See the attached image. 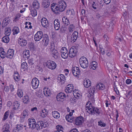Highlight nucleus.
<instances>
[{
	"instance_id": "1",
	"label": "nucleus",
	"mask_w": 132,
	"mask_h": 132,
	"mask_svg": "<svg viewBox=\"0 0 132 132\" xmlns=\"http://www.w3.org/2000/svg\"><path fill=\"white\" fill-rule=\"evenodd\" d=\"M59 4L56 6L55 3H53L51 5V9L55 13H58L59 12L64 11L66 7V4L63 1H61L58 2Z\"/></svg>"
},
{
	"instance_id": "2",
	"label": "nucleus",
	"mask_w": 132,
	"mask_h": 132,
	"mask_svg": "<svg viewBox=\"0 0 132 132\" xmlns=\"http://www.w3.org/2000/svg\"><path fill=\"white\" fill-rule=\"evenodd\" d=\"M92 104L90 102H88L86 105V110L89 114L96 115H99L100 112L97 108H95L92 106Z\"/></svg>"
},
{
	"instance_id": "3",
	"label": "nucleus",
	"mask_w": 132,
	"mask_h": 132,
	"mask_svg": "<svg viewBox=\"0 0 132 132\" xmlns=\"http://www.w3.org/2000/svg\"><path fill=\"white\" fill-rule=\"evenodd\" d=\"M79 62L81 67L82 68L85 69L88 66V61L85 57L82 56L80 59Z\"/></svg>"
},
{
	"instance_id": "4",
	"label": "nucleus",
	"mask_w": 132,
	"mask_h": 132,
	"mask_svg": "<svg viewBox=\"0 0 132 132\" xmlns=\"http://www.w3.org/2000/svg\"><path fill=\"white\" fill-rule=\"evenodd\" d=\"M47 67L52 70L55 69L56 67V65L55 62L53 61H48L46 63Z\"/></svg>"
},
{
	"instance_id": "5",
	"label": "nucleus",
	"mask_w": 132,
	"mask_h": 132,
	"mask_svg": "<svg viewBox=\"0 0 132 132\" xmlns=\"http://www.w3.org/2000/svg\"><path fill=\"white\" fill-rule=\"evenodd\" d=\"M77 51L76 48L74 47H72L70 49L69 55V56L72 58L76 56Z\"/></svg>"
},
{
	"instance_id": "6",
	"label": "nucleus",
	"mask_w": 132,
	"mask_h": 132,
	"mask_svg": "<svg viewBox=\"0 0 132 132\" xmlns=\"http://www.w3.org/2000/svg\"><path fill=\"white\" fill-rule=\"evenodd\" d=\"M43 32L41 31H38L35 35L34 39L36 41H39L43 36Z\"/></svg>"
},
{
	"instance_id": "7",
	"label": "nucleus",
	"mask_w": 132,
	"mask_h": 132,
	"mask_svg": "<svg viewBox=\"0 0 132 132\" xmlns=\"http://www.w3.org/2000/svg\"><path fill=\"white\" fill-rule=\"evenodd\" d=\"M39 81L37 78H35L32 79L31 84L33 88L35 89L37 88L39 85Z\"/></svg>"
},
{
	"instance_id": "8",
	"label": "nucleus",
	"mask_w": 132,
	"mask_h": 132,
	"mask_svg": "<svg viewBox=\"0 0 132 132\" xmlns=\"http://www.w3.org/2000/svg\"><path fill=\"white\" fill-rule=\"evenodd\" d=\"M72 71L73 75L75 76H77L78 75H79L80 72L79 68L76 67L72 68Z\"/></svg>"
},
{
	"instance_id": "9",
	"label": "nucleus",
	"mask_w": 132,
	"mask_h": 132,
	"mask_svg": "<svg viewBox=\"0 0 132 132\" xmlns=\"http://www.w3.org/2000/svg\"><path fill=\"white\" fill-rule=\"evenodd\" d=\"M41 22L42 26L45 28H47L48 26V22L47 19L45 18H43L41 20Z\"/></svg>"
},
{
	"instance_id": "10",
	"label": "nucleus",
	"mask_w": 132,
	"mask_h": 132,
	"mask_svg": "<svg viewBox=\"0 0 132 132\" xmlns=\"http://www.w3.org/2000/svg\"><path fill=\"white\" fill-rule=\"evenodd\" d=\"M84 118L81 116L75 119V122L77 125H82V122L84 121Z\"/></svg>"
},
{
	"instance_id": "11",
	"label": "nucleus",
	"mask_w": 132,
	"mask_h": 132,
	"mask_svg": "<svg viewBox=\"0 0 132 132\" xmlns=\"http://www.w3.org/2000/svg\"><path fill=\"white\" fill-rule=\"evenodd\" d=\"M73 86L72 84H69L67 86L66 89H65V92L67 93H71L73 90Z\"/></svg>"
},
{
	"instance_id": "12",
	"label": "nucleus",
	"mask_w": 132,
	"mask_h": 132,
	"mask_svg": "<svg viewBox=\"0 0 132 132\" xmlns=\"http://www.w3.org/2000/svg\"><path fill=\"white\" fill-rule=\"evenodd\" d=\"M14 50L13 49H9L7 53L6 57L7 58L12 59L14 55Z\"/></svg>"
},
{
	"instance_id": "13",
	"label": "nucleus",
	"mask_w": 132,
	"mask_h": 132,
	"mask_svg": "<svg viewBox=\"0 0 132 132\" xmlns=\"http://www.w3.org/2000/svg\"><path fill=\"white\" fill-rule=\"evenodd\" d=\"M51 53L52 55L54 58L55 59L58 58L60 55L58 51L56 49L50 52Z\"/></svg>"
},
{
	"instance_id": "14",
	"label": "nucleus",
	"mask_w": 132,
	"mask_h": 132,
	"mask_svg": "<svg viewBox=\"0 0 132 132\" xmlns=\"http://www.w3.org/2000/svg\"><path fill=\"white\" fill-rule=\"evenodd\" d=\"M51 53L52 55L54 58L55 59L58 58L60 55L58 51L56 49L50 52Z\"/></svg>"
},
{
	"instance_id": "15",
	"label": "nucleus",
	"mask_w": 132,
	"mask_h": 132,
	"mask_svg": "<svg viewBox=\"0 0 132 132\" xmlns=\"http://www.w3.org/2000/svg\"><path fill=\"white\" fill-rule=\"evenodd\" d=\"M51 53L52 55L54 58L55 59L58 58L60 55L58 51L56 49L50 52Z\"/></svg>"
},
{
	"instance_id": "16",
	"label": "nucleus",
	"mask_w": 132,
	"mask_h": 132,
	"mask_svg": "<svg viewBox=\"0 0 132 132\" xmlns=\"http://www.w3.org/2000/svg\"><path fill=\"white\" fill-rule=\"evenodd\" d=\"M43 44L44 45H47L49 42V39L48 35L47 34H44L43 36V39L42 40Z\"/></svg>"
},
{
	"instance_id": "17",
	"label": "nucleus",
	"mask_w": 132,
	"mask_h": 132,
	"mask_svg": "<svg viewBox=\"0 0 132 132\" xmlns=\"http://www.w3.org/2000/svg\"><path fill=\"white\" fill-rule=\"evenodd\" d=\"M54 28L56 30H58L60 27L59 20L56 19L54 20Z\"/></svg>"
},
{
	"instance_id": "18",
	"label": "nucleus",
	"mask_w": 132,
	"mask_h": 132,
	"mask_svg": "<svg viewBox=\"0 0 132 132\" xmlns=\"http://www.w3.org/2000/svg\"><path fill=\"white\" fill-rule=\"evenodd\" d=\"M78 33L77 31H75L71 36V42H74L77 39Z\"/></svg>"
},
{
	"instance_id": "19",
	"label": "nucleus",
	"mask_w": 132,
	"mask_h": 132,
	"mask_svg": "<svg viewBox=\"0 0 132 132\" xmlns=\"http://www.w3.org/2000/svg\"><path fill=\"white\" fill-rule=\"evenodd\" d=\"M83 84L85 87L87 88L91 86V82L89 79H85L84 80Z\"/></svg>"
},
{
	"instance_id": "20",
	"label": "nucleus",
	"mask_w": 132,
	"mask_h": 132,
	"mask_svg": "<svg viewBox=\"0 0 132 132\" xmlns=\"http://www.w3.org/2000/svg\"><path fill=\"white\" fill-rule=\"evenodd\" d=\"M20 103L18 101H15L13 103V110H18L19 109L20 106Z\"/></svg>"
},
{
	"instance_id": "21",
	"label": "nucleus",
	"mask_w": 132,
	"mask_h": 132,
	"mask_svg": "<svg viewBox=\"0 0 132 132\" xmlns=\"http://www.w3.org/2000/svg\"><path fill=\"white\" fill-rule=\"evenodd\" d=\"M65 94L63 93H60L57 95L56 98L58 101H60L61 99H62L65 97Z\"/></svg>"
},
{
	"instance_id": "22",
	"label": "nucleus",
	"mask_w": 132,
	"mask_h": 132,
	"mask_svg": "<svg viewBox=\"0 0 132 132\" xmlns=\"http://www.w3.org/2000/svg\"><path fill=\"white\" fill-rule=\"evenodd\" d=\"M23 57L25 58V59H27L30 57L29 54V51L28 50H26L23 51Z\"/></svg>"
},
{
	"instance_id": "23",
	"label": "nucleus",
	"mask_w": 132,
	"mask_h": 132,
	"mask_svg": "<svg viewBox=\"0 0 132 132\" xmlns=\"http://www.w3.org/2000/svg\"><path fill=\"white\" fill-rule=\"evenodd\" d=\"M57 79L60 82H62L63 83L65 80V76L62 74H60L58 75L57 77Z\"/></svg>"
},
{
	"instance_id": "24",
	"label": "nucleus",
	"mask_w": 132,
	"mask_h": 132,
	"mask_svg": "<svg viewBox=\"0 0 132 132\" xmlns=\"http://www.w3.org/2000/svg\"><path fill=\"white\" fill-rule=\"evenodd\" d=\"M19 41L20 42L19 45L20 44V46L22 47H24L27 44V41L25 39L20 38Z\"/></svg>"
},
{
	"instance_id": "25",
	"label": "nucleus",
	"mask_w": 132,
	"mask_h": 132,
	"mask_svg": "<svg viewBox=\"0 0 132 132\" xmlns=\"http://www.w3.org/2000/svg\"><path fill=\"white\" fill-rule=\"evenodd\" d=\"M36 123L35 120L33 118L29 119L28 120V125L29 126V127L32 128V125L35 124Z\"/></svg>"
},
{
	"instance_id": "26",
	"label": "nucleus",
	"mask_w": 132,
	"mask_h": 132,
	"mask_svg": "<svg viewBox=\"0 0 132 132\" xmlns=\"http://www.w3.org/2000/svg\"><path fill=\"white\" fill-rule=\"evenodd\" d=\"M97 67V63L95 61L92 62L89 66L90 69L95 70Z\"/></svg>"
},
{
	"instance_id": "27",
	"label": "nucleus",
	"mask_w": 132,
	"mask_h": 132,
	"mask_svg": "<svg viewBox=\"0 0 132 132\" xmlns=\"http://www.w3.org/2000/svg\"><path fill=\"white\" fill-rule=\"evenodd\" d=\"M96 87V89L99 90H103L105 88L104 85L100 83L97 84Z\"/></svg>"
},
{
	"instance_id": "28",
	"label": "nucleus",
	"mask_w": 132,
	"mask_h": 132,
	"mask_svg": "<svg viewBox=\"0 0 132 132\" xmlns=\"http://www.w3.org/2000/svg\"><path fill=\"white\" fill-rule=\"evenodd\" d=\"M62 20L63 23L65 26H67L70 23L69 20L65 17H63Z\"/></svg>"
},
{
	"instance_id": "29",
	"label": "nucleus",
	"mask_w": 132,
	"mask_h": 132,
	"mask_svg": "<svg viewBox=\"0 0 132 132\" xmlns=\"http://www.w3.org/2000/svg\"><path fill=\"white\" fill-rule=\"evenodd\" d=\"M9 19V18H6L3 20L2 23L3 27H5L8 24L9 22H10Z\"/></svg>"
},
{
	"instance_id": "30",
	"label": "nucleus",
	"mask_w": 132,
	"mask_h": 132,
	"mask_svg": "<svg viewBox=\"0 0 132 132\" xmlns=\"http://www.w3.org/2000/svg\"><path fill=\"white\" fill-rule=\"evenodd\" d=\"M22 100L23 102L25 104H27L30 102L29 97L27 95H25Z\"/></svg>"
},
{
	"instance_id": "31",
	"label": "nucleus",
	"mask_w": 132,
	"mask_h": 132,
	"mask_svg": "<svg viewBox=\"0 0 132 132\" xmlns=\"http://www.w3.org/2000/svg\"><path fill=\"white\" fill-rule=\"evenodd\" d=\"M52 115L55 118H59L60 117L59 113L56 111H53L52 112Z\"/></svg>"
},
{
	"instance_id": "32",
	"label": "nucleus",
	"mask_w": 132,
	"mask_h": 132,
	"mask_svg": "<svg viewBox=\"0 0 132 132\" xmlns=\"http://www.w3.org/2000/svg\"><path fill=\"white\" fill-rule=\"evenodd\" d=\"M33 5L35 9H38L39 7L40 4L37 0H35L33 3Z\"/></svg>"
},
{
	"instance_id": "33",
	"label": "nucleus",
	"mask_w": 132,
	"mask_h": 132,
	"mask_svg": "<svg viewBox=\"0 0 132 132\" xmlns=\"http://www.w3.org/2000/svg\"><path fill=\"white\" fill-rule=\"evenodd\" d=\"M38 125L39 127H41V129L43 128H45L47 126L46 124L45 123H44L43 121H39L37 122Z\"/></svg>"
},
{
	"instance_id": "34",
	"label": "nucleus",
	"mask_w": 132,
	"mask_h": 132,
	"mask_svg": "<svg viewBox=\"0 0 132 132\" xmlns=\"http://www.w3.org/2000/svg\"><path fill=\"white\" fill-rule=\"evenodd\" d=\"M12 31H13V35H17L20 32L19 28L18 27H14L12 30Z\"/></svg>"
},
{
	"instance_id": "35",
	"label": "nucleus",
	"mask_w": 132,
	"mask_h": 132,
	"mask_svg": "<svg viewBox=\"0 0 132 132\" xmlns=\"http://www.w3.org/2000/svg\"><path fill=\"white\" fill-rule=\"evenodd\" d=\"M50 3L46 0L44 1L43 2L42 6L43 7L46 8L49 6Z\"/></svg>"
},
{
	"instance_id": "36",
	"label": "nucleus",
	"mask_w": 132,
	"mask_h": 132,
	"mask_svg": "<svg viewBox=\"0 0 132 132\" xmlns=\"http://www.w3.org/2000/svg\"><path fill=\"white\" fill-rule=\"evenodd\" d=\"M0 56L2 58H4L6 56V53L2 48H0Z\"/></svg>"
},
{
	"instance_id": "37",
	"label": "nucleus",
	"mask_w": 132,
	"mask_h": 132,
	"mask_svg": "<svg viewBox=\"0 0 132 132\" xmlns=\"http://www.w3.org/2000/svg\"><path fill=\"white\" fill-rule=\"evenodd\" d=\"M47 113L48 112L45 109H44L42 110L41 113V116L43 118H44L47 116Z\"/></svg>"
},
{
	"instance_id": "38",
	"label": "nucleus",
	"mask_w": 132,
	"mask_h": 132,
	"mask_svg": "<svg viewBox=\"0 0 132 132\" xmlns=\"http://www.w3.org/2000/svg\"><path fill=\"white\" fill-rule=\"evenodd\" d=\"M75 27L73 24H70L68 27V30L70 32H72L75 30Z\"/></svg>"
},
{
	"instance_id": "39",
	"label": "nucleus",
	"mask_w": 132,
	"mask_h": 132,
	"mask_svg": "<svg viewBox=\"0 0 132 132\" xmlns=\"http://www.w3.org/2000/svg\"><path fill=\"white\" fill-rule=\"evenodd\" d=\"M27 65L26 63L25 62H23L21 64V69L23 71H25L28 68Z\"/></svg>"
},
{
	"instance_id": "40",
	"label": "nucleus",
	"mask_w": 132,
	"mask_h": 132,
	"mask_svg": "<svg viewBox=\"0 0 132 132\" xmlns=\"http://www.w3.org/2000/svg\"><path fill=\"white\" fill-rule=\"evenodd\" d=\"M14 78L16 81H18L20 79L19 74L18 72H15L13 75Z\"/></svg>"
},
{
	"instance_id": "41",
	"label": "nucleus",
	"mask_w": 132,
	"mask_h": 132,
	"mask_svg": "<svg viewBox=\"0 0 132 132\" xmlns=\"http://www.w3.org/2000/svg\"><path fill=\"white\" fill-rule=\"evenodd\" d=\"M9 36H5L3 37L2 39V42L5 43H8L9 41Z\"/></svg>"
},
{
	"instance_id": "42",
	"label": "nucleus",
	"mask_w": 132,
	"mask_h": 132,
	"mask_svg": "<svg viewBox=\"0 0 132 132\" xmlns=\"http://www.w3.org/2000/svg\"><path fill=\"white\" fill-rule=\"evenodd\" d=\"M5 34L6 35L9 36L11 34V30L10 28H7L5 30Z\"/></svg>"
},
{
	"instance_id": "43",
	"label": "nucleus",
	"mask_w": 132,
	"mask_h": 132,
	"mask_svg": "<svg viewBox=\"0 0 132 132\" xmlns=\"http://www.w3.org/2000/svg\"><path fill=\"white\" fill-rule=\"evenodd\" d=\"M44 95L46 96H49L51 93V91L48 89L47 90H44Z\"/></svg>"
},
{
	"instance_id": "44",
	"label": "nucleus",
	"mask_w": 132,
	"mask_h": 132,
	"mask_svg": "<svg viewBox=\"0 0 132 132\" xmlns=\"http://www.w3.org/2000/svg\"><path fill=\"white\" fill-rule=\"evenodd\" d=\"M9 111H6L4 113L3 116V120L5 121L7 119L9 115Z\"/></svg>"
},
{
	"instance_id": "45",
	"label": "nucleus",
	"mask_w": 132,
	"mask_h": 132,
	"mask_svg": "<svg viewBox=\"0 0 132 132\" xmlns=\"http://www.w3.org/2000/svg\"><path fill=\"white\" fill-rule=\"evenodd\" d=\"M32 128L34 129L36 128L37 130L41 129V127H39L37 123H35V124L32 125Z\"/></svg>"
},
{
	"instance_id": "46",
	"label": "nucleus",
	"mask_w": 132,
	"mask_h": 132,
	"mask_svg": "<svg viewBox=\"0 0 132 132\" xmlns=\"http://www.w3.org/2000/svg\"><path fill=\"white\" fill-rule=\"evenodd\" d=\"M95 92V89L94 88H90V89L89 90V93L90 94V95H92L93 96L94 95V93Z\"/></svg>"
},
{
	"instance_id": "47",
	"label": "nucleus",
	"mask_w": 132,
	"mask_h": 132,
	"mask_svg": "<svg viewBox=\"0 0 132 132\" xmlns=\"http://www.w3.org/2000/svg\"><path fill=\"white\" fill-rule=\"evenodd\" d=\"M29 111L28 110H25L23 111V118H24L26 117H27L28 115Z\"/></svg>"
},
{
	"instance_id": "48",
	"label": "nucleus",
	"mask_w": 132,
	"mask_h": 132,
	"mask_svg": "<svg viewBox=\"0 0 132 132\" xmlns=\"http://www.w3.org/2000/svg\"><path fill=\"white\" fill-rule=\"evenodd\" d=\"M31 12L32 16L34 17L35 16L37 15V11L35 9L31 10Z\"/></svg>"
},
{
	"instance_id": "49",
	"label": "nucleus",
	"mask_w": 132,
	"mask_h": 132,
	"mask_svg": "<svg viewBox=\"0 0 132 132\" xmlns=\"http://www.w3.org/2000/svg\"><path fill=\"white\" fill-rule=\"evenodd\" d=\"M74 13H73V11L72 10H67V15L68 16H70L73 15Z\"/></svg>"
},
{
	"instance_id": "50",
	"label": "nucleus",
	"mask_w": 132,
	"mask_h": 132,
	"mask_svg": "<svg viewBox=\"0 0 132 132\" xmlns=\"http://www.w3.org/2000/svg\"><path fill=\"white\" fill-rule=\"evenodd\" d=\"M9 125L8 124L5 125L3 127V129L4 130H6V131H9Z\"/></svg>"
},
{
	"instance_id": "51",
	"label": "nucleus",
	"mask_w": 132,
	"mask_h": 132,
	"mask_svg": "<svg viewBox=\"0 0 132 132\" xmlns=\"http://www.w3.org/2000/svg\"><path fill=\"white\" fill-rule=\"evenodd\" d=\"M50 45L49 49H50V52L55 49L54 45L53 43H51Z\"/></svg>"
},
{
	"instance_id": "52",
	"label": "nucleus",
	"mask_w": 132,
	"mask_h": 132,
	"mask_svg": "<svg viewBox=\"0 0 132 132\" xmlns=\"http://www.w3.org/2000/svg\"><path fill=\"white\" fill-rule=\"evenodd\" d=\"M98 125L100 126L101 127H105V126L106 125L104 122L101 121L98 122Z\"/></svg>"
},
{
	"instance_id": "53",
	"label": "nucleus",
	"mask_w": 132,
	"mask_h": 132,
	"mask_svg": "<svg viewBox=\"0 0 132 132\" xmlns=\"http://www.w3.org/2000/svg\"><path fill=\"white\" fill-rule=\"evenodd\" d=\"M71 117L69 116L68 115H66L65 116V118L67 121L71 122L72 119H71Z\"/></svg>"
},
{
	"instance_id": "54",
	"label": "nucleus",
	"mask_w": 132,
	"mask_h": 132,
	"mask_svg": "<svg viewBox=\"0 0 132 132\" xmlns=\"http://www.w3.org/2000/svg\"><path fill=\"white\" fill-rule=\"evenodd\" d=\"M62 57L64 59H67L68 56V53H61Z\"/></svg>"
},
{
	"instance_id": "55",
	"label": "nucleus",
	"mask_w": 132,
	"mask_h": 132,
	"mask_svg": "<svg viewBox=\"0 0 132 132\" xmlns=\"http://www.w3.org/2000/svg\"><path fill=\"white\" fill-rule=\"evenodd\" d=\"M68 50L65 47H64L62 48L61 50V53H68Z\"/></svg>"
},
{
	"instance_id": "56",
	"label": "nucleus",
	"mask_w": 132,
	"mask_h": 132,
	"mask_svg": "<svg viewBox=\"0 0 132 132\" xmlns=\"http://www.w3.org/2000/svg\"><path fill=\"white\" fill-rule=\"evenodd\" d=\"M17 94L18 96L20 97H22L23 95V92L20 90H18Z\"/></svg>"
},
{
	"instance_id": "57",
	"label": "nucleus",
	"mask_w": 132,
	"mask_h": 132,
	"mask_svg": "<svg viewBox=\"0 0 132 132\" xmlns=\"http://www.w3.org/2000/svg\"><path fill=\"white\" fill-rule=\"evenodd\" d=\"M22 126L23 125H17L16 128L19 130H21L22 129Z\"/></svg>"
},
{
	"instance_id": "58",
	"label": "nucleus",
	"mask_w": 132,
	"mask_h": 132,
	"mask_svg": "<svg viewBox=\"0 0 132 132\" xmlns=\"http://www.w3.org/2000/svg\"><path fill=\"white\" fill-rule=\"evenodd\" d=\"M28 62L30 65H32L34 64V61L32 58H30L28 60Z\"/></svg>"
},
{
	"instance_id": "59",
	"label": "nucleus",
	"mask_w": 132,
	"mask_h": 132,
	"mask_svg": "<svg viewBox=\"0 0 132 132\" xmlns=\"http://www.w3.org/2000/svg\"><path fill=\"white\" fill-rule=\"evenodd\" d=\"M66 28L65 25L62 26L61 27L60 29L62 31H65L66 30Z\"/></svg>"
},
{
	"instance_id": "60",
	"label": "nucleus",
	"mask_w": 132,
	"mask_h": 132,
	"mask_svg": "<svg viewBox=\"0 0 132 132\" xmlns=\"http://www.w3.org/2000/svg\"><path fill=\"white\" fill-rule=\"evenodd\" d=\"M131 82V81L130 79H127L126 80V83L127 84H129Z\"/></svg>"
},
{
	"instance_id": "61",
	"label": "nucleus",
	"mask_w": 132,
	"mask_h": 132,
	"mask_svg": "<svg viewBox=\"0 0 132 132\" xmlns=\"http://www.w3.org/2000/svg\"><path fill=\"white\" fill-rule=\"evenodd\" d=\"M56 128L57 130H61V129L63 128L62 126L58 125L56 126Z\"/></svg>"
},
{
	"instance_id": "62",
	"label": "nucleus",
	"mask_w": 132,
	"mask_h": 132,
	"mask_svg": "<svg viewBox=\"0 0 132 132\" xmlns=\"http://www.w3.org/2000/svg\"><path fill=\"white\" fill-rule=\"evenodd\" d=\"M104 1L106 4H109L111 2V0H104Z\"/></svg>"
},
{
	"instance_id": "63",
	"label": "nucleus",
	"mask_w": 132,
	"mask_h": 132,
	"mask_svg": "<svg viewBox=\"0 0 132 132\" xmlns=\"http://www.w3.org/2000/svg\"><path fill=\"white\" fill-rule=\"evenodd\" d=\"M95 4V2H93L92 4V7L94 9H96V7L95 6H96V4Z\"/></svg>"
},
{
	"instance_id": "64",
	"label": "nucleus",
	"mask_w": 132,
	"mask_h": 132,
	"mask_svg": "<svg viewBox=\"0 0 132 132\" xmlns=\"http://www.w3.org/2000/svg\"><path fill=\"white\" fill-rule=\"evenodd\" d=\"M69 132H78V131L76 129H74L71 130Z\"/></svg>"
}]
</instances>
